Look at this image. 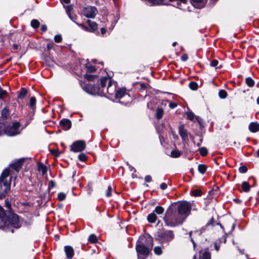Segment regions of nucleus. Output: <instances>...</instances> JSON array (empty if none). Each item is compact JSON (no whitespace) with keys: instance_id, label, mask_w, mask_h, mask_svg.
<instances>
[{"instance_id":"f257e3e1","label":"nucleus","mask_w":259,"mask_h":259,"mask_svg":"<svg viewBox=\"0 0 259 259\" xmlns=\"http://www.w3.org/2000/svg\"><path fill=\"white\" fill-rule=\"evenodd\" d=\"M163 219L165 225L170 227L178 226L185 221L177 211L176 204H172L168 207Z\"/></svg>"},{"instance_id":"f03ea898","label":"nucleus","mask_w":259,"mask_h":259,"mask_svg":"<svg viewBox=\"0 0 259 259\" xmlns=\"http://www.w3.org/2000/svg\"><path fill=\"white\" fill-rule=\"evenodd\" d=\"M153 245V239L151 237H148L146 238L144 237H140L136 246L138 259H141L140 254L144 256L145 257H147Z\"/></svg>"},{"instance_id":"7ed1b4c3","label":"nucleus","mask_w":259,"mask_h":259,"mask_svg":"<svg viewBox=\"0 0 259 259\" xmlns=\"http://www.w3.org/2000/svg\"><path fill=\"white\" fill-rule=\"evenodd\" d=\"M101 88L97 92L101 95H105L106 93L110 95L115 94L116 92V84L111 78L107 77H102L100 79Z\"/></svg>"},{"instance_id":"20e7f679","label":"nucleus","mask_w":259,"mask_h":259,"mask_svg":"<svg viewBox=\"0 0 259 259\" xmlns=\"http://www.w3.org/2000/svg\"><path fill=\"white\" fill-rule=\"evenodd\" d=\"M10 170H4L0 177V194L5 196L10 189L11 178L9 177Z\"/></svg>"},{"instance_id":"39448f33","label":"nucleus","mask_w":259,"mask_h":259,"mask_svg":"<svg viewBox=\"0 0 259 259\" xmlns=\"http://www.w3.org/2000/svg\"><path fill=\"white\" fill-rule=\"evenodd\" d=\"M192 208L191 203L188 201L180 202L177 207V211L184 219V220L190 214Z\"/></svg>"},{"instance_id":"423d86ee","label":"nucleus","mask_w":259,"mask_h":259,"mask_svg":"<svg viewBox=\"0 0 259 259\" xmlns=\"http://www.w3.org/2000/svg\"><path fill=\"white\" fill-rule=\"evenodd\" d=\"M174 238V234L172 231H165L158 232L156 234L155 239L161 243L168 242Z\"/></svg>"},{"instance_id":"0eeeda50","label":"nucleus","mask_w":259,"mask_h":259,"mask_svg":"<svg viewBox=\"0 0 259 259\" xmlns=\"http://www.w3.org/2000/svg\"><path fill=\"white\" fill-rule=\"evenodd\" d=\"M20 127V124L18 122H14L12 125L6 127L4 130V134L9 136H14L17 135L19 132L18 130Z\"/></svg>"},{"instance_id":"6e6552de","label":"nucleus","mask_w":259,"mask_h":259,"mask_svg":"<svg viewBox=\"0 0 259 259\" xmlns=\"http://www.w3.org/2000/svg\"><path fill=\"white\" fill-rule=\"evenodd\" d=\"M85 148L84 141H78L74 142L71 146V150L74 152H78L83 151Z\"/></svg>"},{"instance_id":"1a4fd4ad","label":"nucleus","mask_w":259,"mask_h":259,"mask_svg":"<svg viewBox=\"0 0 259 259\" xmlns=\"http://www.w3.org/2000/svg\"><path fill=\"white\" fill-rule=\"evenodd\" d=\"M97 13L96 8L92 6H88L84 8L83 10V15L88 18H94Z\"/></svg>"},{"instance_id":"9d476101","label":"nucleus","mask_w":259,"mask_h":259,"mask_svg":"<svg viewBox=\"0 0 259 259\" xmlns=\"http://www.w3.org/2000/svg\"><path fill=\"white\" fill-rule=\"evenodd\" d=\"M9 222L12 226L16 228H19L21 226L19 217L16 214H12L9 217Z\"/></svg>"},{"instance_id":"9b49d317","label":"nucleus","mask_w":259,"mask_h":259,"mask_svg":"<svg viewBox=\"0 0 259 259\" xmlns=\"http://www.w3.org/2000/svg\"><path fill=\"white\" fill-rule=\"evenodd\" d=\"M192 5L196 8L201 9L204 7L207 0H190Z\"/></svg>"},{"instance_id":"f8f14e48","label":"nucleus","mask_w":259,"mask_h":259,"mask_svg":"<svg viewBox=\"0 0 259 259\" xmlns=\"http://www.w3.org/2000/svg\"><path fill=\"white\" fill-rule=\"evenodd\" d=\"M179 132L181 137L183 140L186 141L188 140L187 131L185 128L184 124H181L179 126Z\"/></svg>"},{"instance_id":"ddd939ff","label":"nucleus","mask_w":259,"mask_h":259,"mask_svg":"<svg viewBox=\"0 0 259 259\" xmlns=\"http://www.w3.org/2000/svg\"><path fill=\"white\" fill-rule=\"evenodd\" d=\"M24 159H20L11 164V168L17 171H19L22 167Z\"/></svg>"},{"instance_id":"4468645a","label":"nucleus","mask_w":259,"mask_h":259,"mask_svg":"<svg viewBox=\"0 0 259 259\" xmlns=\"http://www.w3.org/2000/svg\"><path fill=\"white\" fill-rule=\"evenodd\" d=\"M66 255L68 259H72L74 255V250L70 246H66L64 247Z\"/></svg>"},{"instance_id":"2eb2a0df","label":"nucleus","mask_w":259,"mask_h":259,"mask_svg":"<svg viewBox=\"0 0 259 259\" xmlns=\"http://www.w3.org/2000/svg\"><path fill=\"white\" fill-rule=\"evenodd\" d=\"M60 125L64 130H68L71 126V122L69 119H63L60 121Z\"/></svg>"},{"instance_id":"dca6fc26","label":"nucleus","mask_w":259,"mask_h":259,"mask_svg":"<svg viewBox=\"0 0 259 259\" xmlns=\"http://www.w3.org/2000/svg\"><path fill=\"white\" fill-rule=\"evenodd\" d=\"M87 23L89 26V32H93L97 29L98 25L95 22L88 20L87 21Z\"/></svg>"},{"instance_id":"f3484780","label":"nucleus","mask_w":259,"mask_h":259,"mask_svg":"<svg viewBox=\"0 0 259 259\" xmlns=\"http://www.w3.org/2000/svg\"><path fill=\"white\" fill-rule=\"evenodd\" d=\"M249 130L252 133H255L259 130V124L257 122H251L249 125Z\"/></svg>"},{"instance_id":"a211bd4d","label":"nucleus","mask_w":259,"mask_h":259,"mask_svg":"<svg viewBox=\"0 0 259 259\" xmlns=\"http://www.w3.org/2000/svg\"><path fill=\"white\" fill-rule=\"evenodd\" d=\"M157 217L156 214L153 212L149 214L147 216V220L149 223H154L157 220Z\"/></svg>"},{"instance_id":"6ab92c4d","label":"nucleus","mask_w":259,"mask_h":259,"mask_svg":"<svg viewBox=\"0 0 259 259\" xmlns=\"http://www.w3.org/2000/svg\"><path fill=\"white\" fill-rule=\"evenodd\" d=\"M125 94V89H121L117 90L115 94L114 95L116 98H121Z\"/></svg>"},{"instance_id":"aec40b11","label":"nucleus","mask_w":259,"mask_h":259,"mask_svg":"<svg viewBox=\"0 0 259 259\" xmlns=\"http://www.w3.org/2000/svg\"><path fill=\"white\" fill-rule=\"evenodd\" d=\"M37 168L39 171H41L43 174L47 172V169L46 166L41 162L37 163Z\"/></svg>"},{"instance_id":"412c9836","label":"nucleus","mask_w":259,"mask_h":259,"mask_svg":"<svg viewBox=\"0 0 259 259\" xmlns=\"http://www.w3.org/2000/svg\"><path fill=\"white\" fill-rule=\"evenodd\" d=\"M7 216H0V228H3L7 224Z\"/></svg>"},{"instance_id":"4be33fe9","label":"nucleus","mask_w":259,"mask_h":259,"mask_svg":"<svg viewBox=\"0 0 259 259\" xmlns=\"http://www.w3.org/2000/svg\"><path fill=\"white\" fill-rule=\"evenodd\" d=\"M187 118L190 120H193L194 118H195L197 121H199V117L198 116H196L192 111H188L187 113Z\"/></svg>"},{"instance_id":"5701e85b","label":"nucleus","mask_w":259,"mask_h":259,"mask_svg":"<svg viewBox=\"0 0 259 259\" xmlns=\"http://www.w3.org/2000/svg\"><path fill=\"white\" fill-rule=\"evenodd\" d=\"M164 208L160 206H157L155 207L154 210H153V212L155 214H161L164 212Z\"/></svg>"},{"instance_id":"b1692460","label":"nucleus","mask_w":259,"mask_h":259,"mask_svg":"<svg viewBox=\"0 0 259 259\" xmlns=\"http://www.w3.org/2000/svg\"><path fill=\"white\" fill-rule=\"evenodd\" d=\"M201 259H210V255L207 251H202L200 253Z\"/></svg>"},{"instance_id":"393cba45","label":"nucleus","mask_w":259,"mask_h":259,"mask_svg":"<svg viewBox=\"0 0 259 259\" xmlns=\"http://www.w3.org/2000/svg\"><path fill=\"white\" fill-rule=\"evenodd\" d=\"M163 110L161 108H158L156 109V117L158 119H161L163 115Z\"/></svg>"},{"instance_id":"a878e982","label":"nucleus","mask_w":259,"mask_h":259,"mask_svg":"<svg viewBox=\"0 0 259 259\" xmlns=\"http://www.w3.org/2000/svg\"><path fill=\"white\" fill-rule=\"evenodd\" d=\"M242 188L243 191L245 192H248L250 190V186L246 182H243L242 183Z\"/></svg>"},{"instance_id":"bb28decb","label":"nucleus","mask_w":259,"mask_h":259,"mask_svg":"<svg viewBox=\"0 0 259 259\" xmlns=\"http://www.w3.org/2000/svg\"><path fill=\"white\" fill-rule=\"evenodd\" d=\"M245 82L246 84L249 87H252L254 85V80L250 77H248L246 78Z\"/></svg>"},{"instance_id":"cd10ccee","label":"nucleus","mask_w":259,"mask_h":259,"mask_svg":"<svg viewBox=\"0 0 259 259\" xmlns=\"http://www.w3.org/2000/svg\"><path fill=\"white\" fill-rule=\"evenodd\" d=\"M181 155V152L178 150H174L171 151L170 155L172 157L177 158L180 156Z\"/></svg>"},{"instance_id":"c85d7f7f","label":"nucleus","mask_w":259,"mask_h":259,"mask_svg":"<svg viewBox=\"0 0 259 259\" xmlns=\"http://www.w3.org/2000/svg\"><path fill=\"white\" fill-rule=\"evenodd\" d=\"M86 68H87V71L88 72H90V73L94 72L96 70L95 67L89 63L87 64Z\"/></svg>"},{"instance_id":"c756f323","label":"nucleus","mask_w":259,"mask_h":259,"mask_svg":"<svg viewBox=\"0 0 259 259\" xmlns=\"http://www.w3.org/2000/svg\"><path fill=\"white\" fill-rule=\"evenodd\" d=\"M94 87L91 85H90V84H87V85H85L84 87V90L90 93V94H94L95 93L93 92L92 91V90L94 88Z\"/></svg>"},{"instance_id":"7c9ffc66","label":"nucleus","mask_w":259,"mask_h":259,"mask_svg":"<svg viewBox=\"0 0 259 259\" xmlns=\"http://www.w3.org/2000/svg\"><path fill=\"white\" fill-rule=\"evenodd\" d=\"M35 104H36V99L35 97H32L30 99L29 102V106L33 110L35 108Z\"/></svg>"},{"instance_id":"2f4dec72","label":"nucleus","mask_w":259,"mask_h":259,"mask_svg":"<svg viewBox=\"0 0 259 259\" xmlns=\"http://www.w3.org/2000/svg\"><path fill=\"white\" fill-rule=\"evenodd\" d=\"M27 90L24 88H22L19 93L18 97H19V98L23 99L25 97V96L27 95Z\"/></svg>"},{"instance_id":"473e14b6","label":"nucleus","mask_w":259,"mask_h":259,"mask_svg":"<svg viewBox=\"0 0 259 259\" xmlns=\"http://www.w3.org/2000/svg\"><path fill=\"white\" fill-rule=\"evenodd\" d=\"M198 170L201 174H203L206 170V166L204 164H199L198 166Z\"/></svg>"},{"instance_id":"72a5a7b5","label":"nucleus","mask_w":259,"mask_h":259,"mask_svg":"<svg viewBox=\"0 0 259 259\" xmlns=\"http://www.w3.org/2000/svg\"><path fill=\"white\" fill-rule=\"evenodd\" d=\"M154 252L158 255H160L162 253V249L160 246H156L153 249Z\"/></svg>"},{"instance_id":"f704fd0d","label":"nucleus","mask_w":259,"mask_h":259,"mask_svg":"<svg viewBox=\"0 0 259 259\" xmlns=\"http://www.w3.org/2000/svg\"><path fill=\"white\" fill-rule=\"evenodd\" d=\"M39 22L36 19H33L31 21V25L34 28H37L39 26Z\"/></svg>"},{"instance_id":"c9c22d12","label":"nucleus","mask_w":259,"mask_h":259,"mask_svg":"<svg viewBox=\"0 0 259 259\" xmlns=\"http://www.w3.org/2000/svg\"><path fill=\"white\" fill-rule=\"evenodd\" d=\"M89 240L92 243H95L97 242V236L95 234H91L89 238Z\"/></svg>"},{"instance_id":"e433bc0d","label":"nucleus","mask_w":259,"mask_h":259,"mask_svg":"<svg viewBox=\"0 0 259 259\" xmlns=\"http://www.w3.org/2000/svg\"><path fill=\"white\" fill-rule=\"evenodd\" d=\"M189 87L193 90H196L198 88V84L195 82L191 81L189 83Z\"/></svg>"},{"instance_id":"4c0bfd02","label":"nucleus","mask_w":259,"mask_h":259,"mask_svg":"<svg viewBox=\"0 0 259 259\" xmlns=\"http://www.w3.org/2000/svg\"><path fill=\"white\" fill-rule=\"evenodd\" d=\"M9 115L8 110L5 108L2 110V117L6 118Z\"/></svg>"},{"instance_id":"58836bf2","label":"nucleus","mask_w":259,"mask_h":259,"mask_svg":"<svg viewBox=\"0 0 259 259\" xmlns=\"http://www.w3.org/2000/svg\"><path fill=\"white\" fill-rule=\"evenodd\" d=\"M199 152H200V155L202 156H206L208 153L207 149L203 147L200 148Z\"/></svg>"},{"instance_id":"ea45409f","label":"nucleus","mask_w":259,"mask_h":259,"mask_svg":"<svg viewBox=\"0 0 259 259\" xmlns=\"http://www.w3.org/2000/svg\"><path fill=\"white\" fill-rule=\"evenodd\" d=\"M219 97L222 99H225L227 96V93L224 90L220 91L219 93Z\"/></svg>"},{"instance_id":"a19ab883","label":"nucleus","mask_w":259,"mask_h":259,"mask_svg":"<svg viewBox=\"0 0 259 259\" xmlns=\"http://www.w3.org/2000/svg\"><path fill=\"white\" fill-rule=\"evenodd\" d=\"M152 5H160L162 4V0H147Z\"/></svg>"},{"instance_id":"79ce46f5","label":"nucleus","mask_w":259,"mask_h":259,"mask_svg":"<svg viewBox=\"0 0 259 259\" xmlns=\"http://www.w3.org/2000/svg\"><path fill=\"white\" fill-rule=\"evenodd\" d=\"M247 168L245 165H242L239 168V171L240 173H242V174L245 173L247 172Z\"/></svg>"},{"instance_id":"37998d69","label":"nucleus","mask_w":259,"mask_h":259,"mask_svg":"<svg viewBox=\"0 0 259 259\" xmlns=\"http://www.w3.org/2000/svg\"><path fill=\"white\" fill-rule=\"evenodd\" d=\"M7 94V92L6 90H3L0 87V99H3L5 96Z\"/></svg>"},{"instance_id":"c03bdc74","label":"nucleus","mask_w":259,"mask_h":259,"mask_svg":"<svg viewBox=\"0 0 259 259\" xmlns=\"http://www.w3.org/2000/svg\"><path fill=\"white\" fill-rule=\"evenodd\" d=\"M66 195L63 193H59L58 194V198L60 201H62L65 199Z\"/></svg>"},{"instance_id":"a18cd8bd","label":"nucleus","mask_w":259,"mask_h":259,"mask_svg":"<svg viewBox=\"0 0 259 259\" xmlns=\"http://www.w3.org/2000/svg\"><path fill=\"white\" fill-rule=\"evenodd\" d=\"M62 36L61 35H56L54 37V40L56 42L59 43L62 41Z\"/></svg>"},{"instance_id":"49530a36","label":"nucleus","mask_w":259,"mask_h":259,"mask_svg":"<svg viewBox=\"0 0 259 259\" xmlns=\"http://www.w3.org/2000/svg\"><path fill=\"white\" fill-rule=\"evenodd\" d=\"M193 195L195 196H200L202 194V192L200 190H195L192 192Z\"/></svg>"},{"instance_id":"de8ad7c7","label":"nucleus","mask_w":259,"mask_h":259,"mask_svg":"<svg viewBox=\"0 0 259 259\" xmlns=\"http://www.w3.org/2000/svg\"><path fill=\"white\" fill-rule=\"evenodd\" d=\"M78 159L81 161H84L87 159L86 155L84 154H80L78 156Z\"/></svg>"},{"instance_id":"09e8293b","label":"nucleus","mask_w":259,"mask_h":259,"mask_svg":"<svg viewBox=\"0 0 259 259\" xmlns=\"http://www.w3.org/2000/svg\"><path fill=\"white\" fill-rule=\"evenodd\" d=\"M111 191H112V187L111 186H109L108 187V189L106 193V195L107 197H110L111 196Z\"/></svg>"},{"instance_id":"8fccbe9b","label":"nucleus","mask_w":259,"mask_h":259,"mask_svg":"<svg viewBox=\"0 0 259 259\" xmlns=\"http://www.w3.org/2000/svg\"><path fill=\"white\" fill-rule=\"evenodd\" d=\"M76 24L81 28L82 29L85 30V31H89V28L85 26H84V25H83L82 24H80V23H76Z\"/></svg>"},{"instance_id":"3c124183","label":"nucleus","mask_w":259,"mask_h":259,"mask_svg":"<svg viewBox=\"0 0 259 259\" xmlns=\"http://www.w3.org/2000/svg\"><path fill=\"white\" fill-rule=\"evenodd\" d=\"M218 64H219V62H218V60H212V61L211 62V63H210V66H212V67H215L216 68H217V66H218Z\"/></svg>"},{"instance_id":"603ef678","label":"nucleus","mask_w":259,"mask_h":259,"mask_svg":"<svg viewBox=\"0 0 259 259\" xmlns=\"http://www.w3.org/2000/svg\"><path fill=\"white\" fill-rule=\"evenodd\" d=\"M187 0H177V6L176 7H179L181 3L186 4Z\"/></svg>"},{"instance_id":"864d4df0","label":"nucleus","mask_w":259,"mask_h":259,"mask_svg":"<svg viewBox=\"0 0 259 259\" xmlns=\"http://www.w3.org/2000/svg\"><path fill=\"white\" fill-rule=\"evenodd\" d=\"M5 128V124L0 123V136L4 134V130Z\"/></svg>"},{"instance_id":"5fc2aeb1","label":"nucleus","mask_w":259,"mask_h":259,"mask_svg":"<svg viewBox=\"0 0 259 259\" xmlns=\"http://www.w3.org/2000/svg\"><path fill=\"white\" fill-rule=\"evenodd\" d=\"M192 234V231L189 232V235H190V237L191 238V242L193 243L194 249H195V247L196 246V244L195 243V242H194L193 239L191 237Z\"/></svg>"},{"instance_id":"6e6d98bb","label":"nucleus","mask_w":259,"mask_h":259,"mask_svg":"<svg viewBox=\"0 0 259 259\" xmlns=\"http://www.w3.org/2000/svg\"><path fill=\"white\" fill-rule=\"evenodd\" d=\"M177 104L176 103H174V102H170L169 104V107L171 108V109H174L176 107H177Z\"/></svg>"},{"instance_id":"4d7b16f0","label":"nucleus","mask_w":259,"mask_h":259,"mask_svg":"<svg viewBox=\"0 0 259 259\" xmlns=\"http://www.w3.org/2000/svg\"><path fill=\"white\" fill-rule=\"evenodd\" d=\"M0 216H6L4 209L1 206H0Z\"/></svg>"},{"instance_id":"13d9d810","label":"nucleus","mask_w":259,"mask_h":259,"mask_svg":"<svg viewBox=\"0 0 259 259\" xmlns=\"http://www.w3.org/2000/svg\"><path fill=\"white\" fill-rule=\"evenodd\" d=\"M145 181L146 182H150L152 181V178L150 176H146L145 178Z\"/></svg>"},{"instance_id":"bf43d9fd","label":"nucleus","mask_w":259,"mask_h":259,"mask_svg":"<svg viewBox=\"0 0 259 259\" xmlns=\"http://www.w3.org/2000/svg\"><path fill=\"white\" fill-rule=\"evenodd\" d=\"M41 30L42 32H46L47 30V27L46 25H41L40 27Z\"/></svg>"},{"instance_id":"052dcab7","label":"nucleus","mask_w":259,"mask_h":259,"mask_svg":"<svg viewBox=\"0 0 259 259\" xmlns=\"http://www.w3.org/2000/svg\"><path fill=\"white\" fill-rule=\"evenodd\" d=\"M188 56L186 54H184L181 57V60L183 61H186L188 60Z\"/></svg>"},{"instance_id":"680f3d73","label":"nucleus","mask_w":259,"mask_h":259,"mask_svg":"<svg viewBox=\"0 0 259 259\" xmlns=\"http://www.w3.org/2000/svg\"><path fill=\"white\" fill-rule=\"evenodd\" d=\"M167 188V185L166 184L164 183H162L161 185H160V188L162 189V190H165Z\"/></svg>"},{"instance_id":"e2e57ef3","label":"nucleus","mask_w":259,"mask_h":259,"mask_svg":"<svg viewBox=\"0 0 259 259\" xmlns=\"http://www.w3.org/2000/svg\"><path fill=\"white\" fill-rule=\"evenodd\" d=\"M214 222V220L213 218H211L209 221H208V222L206 224V226L205 227H207L208 226V225H212L213 224V223Z\"/></svg>"},{"instance_id":"0e129e2a","label":"nucleus","mask_w":259,"mask_h":259,"mask_svg":"<svg viewBox=\"0 0 259 259\" xmlns=\"http://www.w3.org/2000/svg\"><path fill=\"white\" fill-rule=\"evenodd\" d=\"M84 77L85 78H87V79H88V80H91L92 77H93V76L91 75H89V74H85L84 75Z\"/></svg>"},{"instance_id":"69168bd1","label":"nucleus","mask_w":259,"mask_h":259,"mask_svg":"<svg viewBox=\"0 0 259 259\" xmlns=\"http://www.w3.org/2000/svg\"><path fill=\"white\" fill-rule=\"evenodd\" d=\"M52 153L56 156H58L59 155V153L57 150H52Z\"/></svg>"},{"instance_id":"338daca9","label":"nucleus","mask_w":259,"mask_h":259,"mask_svg":"<svg viewBox=\"0 0 259 259\" xmlns=\"http://www.w3.org/2000/svg\"><path fill=\"white\" fill-rule=\"evenodd\" d=\"M19 47V45H18L17 44H14L13 46V49L14 50H16L18 49Z\"/></svg>"},{"instance_id":"774afa93","label":"nucleus","mask_w":259,"mask_h":259,"mask_svg":"<svg viewBox=\"0 0 259 259\" xmlns=\"http://www.w3.org/2000/svg\"><path fill=\"white\" fill-rule=\"evenodd\" d=\"M53 45H54V44L53 43H51V44H48L47 45V48L49 50L52 49L53 47Z\"/></svg>"}]
</instances>
